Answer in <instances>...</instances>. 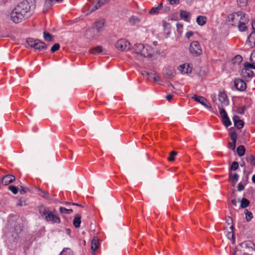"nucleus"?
Listing matches in <instances>:
<instances>
[{
	"mask_svg": "<svg viewBox=\"0 0 255 255\" xmlns=\"http://www.w3.org/2000/svg\"><path fill=\"white\" fill-rule=\"evenodd\" d=\"M245 110V107H243L241 111L239 112V113L242 114L244 113Z\"/></svg>",
	"mask_w": 255,
	"mask_h": 255,
	"instance_id": "64",
	"label": "nucleus"
},
{
	"mask_svg": "<svg viewBox=\"0 0 255 255\" xmlns=\"http://www.w3.org/2000/svg\"><path fill=\"white\" fill-rule=\"evenodd\" d=\"M23 226L21 219L10 215L8 217L7 223L3 228L4 236L10 243H17Z\"/></svg>",
	"mask_w": 255,
	"mask_h": 255,
	"instance_id": "1",
	"label": "nucleus"
},
{
	"mask_svg": "<svg viewBox=\"0 0 255 255\" xmlns=\"http://www.w3.org/2000/svg\"><path fill=\"white\" fill-rule=\"evenodd\" d=\"M99 246V242L98 238L94 237L91 242V250L93 252H95V250L98 248Z\"/></svg>",
	"mask_w": 255,
	"mask_h": 255,
	"instance_id": "24",
	"label": "nucleus"
},
{
	"mask_svg": "<svg viewBox=\"0 0 255 255\" xmlns=\"http://www.w3.org/2000/svg\"><path fill=\"white\" fill-rule=\"evenodd\" d=\"M178 69L183 74L190 73L192 69L189 64L181 65L178 67Z\"/></svg>",
	"mask_w": 255,
	"mask_h": 255,
	"instance_id": "17",
	"label": "nucleus"
},
{
	"mask_svg": "<svg viewBox=\"0 0 255 255\" xmlns=\"http://www.w3.org/2000/svg\"><path fill=\"white\" fill-rule=\"evenodd\" d=\"M60 48V45L59 43H55L51 48V51L52 52H55L58 50Z\"/></svg>",
	"mask_w": 255,
	"mask_h": 255,
	"instance_id": "44",
	"label": "nucleus"
},
{
	"mask_svg": "<svg viewBox=\"0 0 255 255\" xmlns=\"http://www.w3.org/2000/svg\"><path fill=\"white\" fill-rule=\"evenodd\" d=\"M230 137L233 142H236L237 135L235 132H233L231 133Z\"/></svg>",
	"mask_w": 255,
	"mask_h": 255,
	"instance_id": "45",
	"label": "nucleus"
},
{
	"mask_svg": "<svg viewBox=\"0 0 255 255\" xmlns=\"http://www.w3.org/2000/svg\"><path fill=\"white\" fill-rule=\"evenodd\" d=\"M234 86L237 90L240 91H245L247 88L246 83L240 79H236L234 80Z\"/></svg>",
	"mask_w": 255,
	"mask_h": 255,
	"instance_id": "10",
	"label": "nucleus"
},
{
	"mask_svg": "<svg viewBox=\"0 0 255 255\" xmlns=\"http://www.w3.org/2000/svg\"><path fill=\"white\" fill-rule=\"evenodd\" d=\"M177 154L176 151H172L170 153V156L168 157V159L170 161H173L174 160V156Z\"/></svg>",
	"mask_w": 255,
	"mask_h": 255,
	"instance_id": "42",
	"label": "nucleus"
},
{
	"mask_svg": "<svg viewBox=\"0 0 255 255\" xmlns=\"http://www.w3.org/2000/svg\"><path fill=\"white\" fill-rule=\"evenodd\" d=\"M250 202L246 198H243L241 201V207L242 208H245L248 207L249 205Z\"/></svg>",
	"mask_w": 255,
	"mask_h": 255,
	"instance_id": "36",
	"label": "nucleus"
},
{
	"mask_svg": "<svg viewBox=\"0 0 255 255\" xmlns=\"http://www.w3.org/2000/svg\"><path fill=\"white\" fill-rule=\"evenodd\" d=\"M252 25L253 29L254 31H255V22H253L252 24Z\"/></svg>",
	"mask_w": 255,
	"mask_h": 255,
	"instance_id": "61",
	"label": "nucleus"
},
{
	"mask_svg": "<svg viewBox=\"0 0 255 255\" xmlns=\"http://www.w3.org/2000/svg\"><path fill=\"white\" fill-rule=\"evenodd\" d=\"M19 190H20V192L21 194H22V193H24L25 192L24 188L22 186H20V187Z\"/></svg>",
	"mask_w": 255,
	"mask_h": 255,
	"instance_id": "58",
	"label": "nucleus"
},
{
	"mask_svg": "<svg viewBox=\"0 0 255 255\" xmlns=\"http://www.w3.org/2000/svg\"><path fill=\"white\" fill-rule=\"evenodd\" d=\"M254 41H255V31L248 36L247 42L251 48H253Z\"/></svg>",
	"mask_w": 255,
	"mask_h": 255,
	"instance_id": "22",
	"label": "nucleus"
},
{
	"mask_svg": "<svg viewBox=\"0 0 255 255\" xmlns=\"http://www.w3.org/2000/svg\"><path fill=\"white\" fill-rule=\"evenodd\" d=\"M231 202H232V204L234 205V206H236L237 205V201L235 199H233L231 201Z\"/></svg>",
	"mask_w": 255,
	"mask_h": 255,
	"instance_id": "59",
	"label": "nucleus"
},
{
	"mask_svg": "<svg viewBox=\"0 0 255 255\" xmlns=\"http://www.w3.org/2000/svg\"><path fill=\"white\" fill-rule=\"evenodd\" d=\"M109 0H99L94 5L90 6L89 9L90 13L95 11L104 4L108 2Z\"/></svg>",
	"mask_w": 255,
	"mask_h": 255,
	"instance_id": "14",
	"label": "nucleus"
},
{
	"mask_svg": "<svg viewBox=\"0 0 255 255\" xmlns=\"http://www.w3.org/2000/svg\"><path fill=\"white\" fill-rule=\"evenodd\" d=\"M255 69V66L254 64L249 62H245L244 64V68L242 69L241 74L242 76L246 78H251L253 76L254 72L252 69Z\"/></svg>",
	"mask_w": 255,
	"mask_h": 255,
	"instance_id": "5",
	"label": "nucleus"
},
{
	"mask_svg": "<svg viewBox=\"0 0 255 255\" xmlns=\"http://www.w3.org/2000/svg\"><path fill=\"white\" fill-rule=\"evenodd\" d=\"M59 255H74L73 252L69 248H65Z\"/></svg>",
	"mask_w": 255,
	"mask_h": 255,
	"instance_id": "34",
	"label": "nucleus"
},
{
	"mask_svg": "<svg viewBox=\"0 0 255 255\" xmlns=\"http://www.w3.org/2000/svg\"><path fill=\"white\" fill-rule=\"evenodd\" d=\"M152 75H153L152 79L154 81L158 82L160 80V78L158 75H156L155 73H153Z\"/></svg>",
	"mask_w": 255,
	"mask_h": 255,
	"instance_id": "49",
	"label": "nucleus"
},
{
	"mask_svg": "<svg viewBox=\"0 0 255 255\" xmlns=\"http://www.w3.org/2000/svg\"><path fill=\"white\" fill-rule=\"evenodd\" d=\"M244 185L242 184V183L240 182L238 184V190L239 191H241L242 190H243L244 189Z\"/></svg>",
	"mask_w": 255,
	"mask_h": 255,
	"instance_id": "51",
	"label": "nucleus"
},
{
	"mask_svg": "<svg viewBox=\"0 0 255 255\" xmlns=\"http://www.w3.org/2000/svg\"><path fill=\"white\" fill-rule=\"evenodd\" d=\"M222 118L223 123L226 127H228L231 125V122L228 116L224 117Z\"/></svg>",
	"mask_w": 255,
	"mask_h": 255,
	"instance_id": "35",
	"label": "nucleus"
},
{
	"mask_svg": "<svg viewBox=\"0 0 255 255\" xmlns=\"http://www.w3.org/2000/svg\"><path fill=\"white\" fill-rule=\"evenodd\" d=\"M81 221V216L79 214L75 215L73 220V225L75 228H79L80 226Z\"/></svg>",
	"mask_w": 255,
	"mask_h": 255,
	"instance_id": "27",
	"label": "nucleus"
},
{
	"mask_svg": "<svg viewBox=\"0 0 255 255\" xmlns=\"http://www.w3.org/2000/svg\"><path fill=\"white\" fill-rule=\"evenodd\" d=\"M247 15L241 11L230 14L227 16L228 21L233 26H236L242 19L244 16Z\"/></svg>",
	"mask_w": 255,
	"mask_h": 255,
	"instance_id": "4",
	"label": "nucleus"
},
{
	"mask_svg": "<svg viewBox=\"0 0 255 255\" xmlns=\"http://www.w3.org/2000/svg\"><path fill=\"white\" fill-rule=\"evenodd\" d=\"M10 18L14 23H17L20 22L22 20L25 19L22 14L20 13L15 8H14L10 13Z\"/></svg>",
	"mask_w": 255,
	"mask_h": 255,
	"instance_id": "9",
	"label": "nucleus"
},
{
	"mask_svg": "<svg viewBox=\"0 0 255 255\" xmlns=\"http://www.w3.org/2000/svg\"><path fill=\"white\" fill-rule=\"evenodd\" d=\"M168 1L171 4H177L179 2V0H168Z\"/></svg>",
	"mask_w": 255,
	"mask_h": 255,
	"instance_id": "55",
	"label": "nucleus"
},
{
	"mask_svg": "<svg viewBox=\"0 0 255 255\" xmlns=\"http://www.w3.org/2000/svg\"><path fill=\"white\" fill-rule=\"evenodd\" d=\"M152 48L150 46L148 45H144V49H143L140 55L144 57L152 56Z\"/></svg>",
	"mask_w": 255,
	"mask_h": 255,
	"instance_id": "15",
	"label": "nucleus"
},
{
	"mask_svg": "<svg viewBox=\"0 0 255 255\" xmlns=\"http://www.w3.org/2000/svg\"><path fill=\"white\" fill-rule=\"evenodd\" d=\"M105 22L103 20H99L96 21L93 25V28H96L97 32L102 33L104 26Z\"/></svg>",
	"mask_w": 255,
	"mask_h": 255,
	"instance_id": "16",
	"label": "nucleus"
},
{
	"mask_svg": "<svg viewBox=\"0 0 255 255\" xmlns=\"http://www.w3.org/2000/svg\"><path fill=\"white\" fill-rule=\"evenodd\" d=\"M39 212L48 222L52 224H59L61 222L59 216L58 215L53 214L52 211L49 210L48 208L41 206L39 208Z\"/></svg>",
	"mask_w": 255,
	"mask_h": 255,
	"instance_id": "2",
	"label": "nucleus"
},
{
	"mask_svg": "<svg viewBox=\"0 0 255 255\" xmlns=\"http://www.w3.org/2000/svg\"><path fill=\"white\" fill-rule=\"evenodd\" d=\"M162 3L159 4L157 6L155 7H153L150 11L149 13L150 14H156L157 13L159 10L162 7Z\"/></svg>",
	"mask_w": 255,
	"mask_h": 255,
	"instance_id": "38",
	"label": "nucleus"
},
{
	"mask_svg": "<svg viewBox=\"0 0 255 255\" xmlns=\"http://www.w3.org/2000/svg\"><path fill=\"white\" fill-rule=\"evenodd\" d=\"M103 51V48L101 46H98L90 50V52L92 54H99Z\"/></svg>",
	"mask_w": 255,
	"mask_h": 255,
	"instance_id": "30",
	"label": "nucleus"
},
{
	"mask_svg": "<svg viewBox=\"0 0 255 255\" xmlns=\"http://www.w3.org/2000/svg\"><path fill=\"white\" fill-rule=\"evenodd\" d=\"M129 22L131 25H135L140 22V19L135 16H132L129 19Z\"/></svg>",
	"mask_w": 255,
	"mask_h": 255,
	"instance_id": "32",
	"label": "nucleus"
},
{
	"mask_svg": "<svg viewBox=\"0 0 255 255\" xmlns=\"http://www.w3.org/2000/svg\"><path fill=\"white\" fill-rule=\"evenodd\" d=\"M63 0H46L45 4L47 7H50L57 3H60Z\"/></svg>",
	"mask_w": 255,
	"mask_h": 255,
	"instance_id": "28",
	"label": "nucleus"
},
{
	"mask_svg": "<svg viewBox=\"0 0 255 255\" xmlns=\"http://www.w3.org/2000/svg\"><path fill=\"white\" fill-rule=\"evenodd\" d=\"M250 59L253 63L252 64L254 65V64H255V52L251 54Z\"/></svg>",
	"mask_w": 255,
	"mask_h": 255,
	"instance_id": "52",
	"label": "nucleus"
},
{
	"mask_svg": "<svg viewBox=\"0 0 255 255\" xmlns=\"http://www.w3.org/2000/svg\"><path fill=\"white\" fill-rule=\"evenodd\" d=\"M71 203H72V205H75V206H77L78 207H82V206L81 204H79L73 203V202Z\"/></svg>",
	"mask_w": 255,
	"mask_h": 255,
	"instance_id": "60",
	"label": "nucleus"
},
{
	"mask_svg": "<svg viewBox=\"0 0 255 255\" xmlns=\"http://www.w3.org/2000/svg\"><path fill=\"white\" fill-rule=\"evenodd\" d=\"M192 99H194L195 101L201 104L202 105L204 106V107H205L207 108H211V106H208V101L203 97L194 95L192 97Z\"/></svg>",
	"mask_w": 255,
	"mask_h": 255,
	"instance_id": "12",
	"label": "nucleus"
},
{
	"mask_svg": "<svg viewBox=\"0 0 255 255\" xmlns=\"http://www.w3.org/2000/svg\"><path fill=\"white\" fill-rule=\"evenodd\" d=\"M226 222L228 224V225H230V224H232L233 222V219L232 218H231L230 217H228L227 219H226Z\"/></svg>",
	"mask_w": 255,
	"mask_h": 255,
	"instance_id": "53",
	"label": "nucleus"
},
{
	"mask_svg": "<svg viewBox=\"0 0 255 255\" xmlns=\"http://www.w3.org/2000/svg\"><path fill=\"white\" fill-rule=\"evenodd\" d=\"M43 37L45 40L48 41H51L52 39V35L46 31L43 32Z\"/></svg>",
	"mask_w": 255,
	"mask_h": 255,
	"instance_id": "41",
	"label": "nucleus"
},
{
	"mask_svg": "<svg viewBox=\"0 0 255 255\" xmlns=\"http://www.w3.org/2000/svg\"><path fill=\"white\" fill-rule=\"evenodd\" d=\"M144 45H143V44H141V43L136 44L134 45V50H135V53L137 55H140L143 49H144Z\"/></svg>",
	"mask_w": 255,
	"mask_h": 255,
	"instance_id": "25",
	"label": "nucleus"
},
{
	"mask_svg": "<svg viewBox=\"0 0 255 255\" xmlns=\"http://www.w3.org/2000/svg\"><path fill=\"white\" fill-rule=\"evenodd\" d=\"M59 211L62 214H70L73 212V210L68 209L64 207H61L59 208Z\"/></svg>",
	"mask_w": 255,
	"mask_h": 255,
	"instance_id": "39",
	"label": "nucleus"
},
{
	"mask_svg": "<svg viewBox=\"0 0 255 255\" xmlns=\"http://www.w3.org/2000/svg\"><path fill=\"white\" fill-rule=\"evenodd\" d=\"M219 100L224 106H228L229 104V101L227 99L226 94L224 92H220L218 95Z\"/></svg>",
	"mask_w": 255,
	"mask_h": 255,
	"instance_id": "18",
	"label": "nucleus"
},
{
	"mask_svg": "<svg viewBox=\"0 0 255 255\" xmlns=\"http://www.w3.org/2000/svg\"><path fill=\"white\" fill-rule=\"evenodd\" d=\"M71 230H70V229H67V230H66V233H67V234L69 235V234H70V233H71Z\"/></svg>",
	"mask_w": 255,
	"mask_h": 255,
	"instance_id": "63",
	"label": "nucleus"
},
{
	"mask_svg": "<svg viewBox=\"0 0 255 255\" xmlns=\"http://www.w3.org/2000/svg\"><path fill=\"white\" fill-rule=\"evenodd\" d=\"M193 35V32L191 31H188L186 33V37L189 39Z\"/></svg>",
	"mask_w": 255,
	"mask_h": 255,
	"instance_id": "56",
	"label": "nucleus"
},
{
	"mask_svg": "<svg viewBox=\"0 0 255 255\" xmlns=\"http://www.w3.org/2000/svg\"><path fill=\"white\" fill-rule=\"evenodd\" d=\"M176 27H177V30L179 33H182V28L183 27V25L181 23H176Z\"/></svg>",
	"mask_w": 255,
	"mask_h": 255,
	"instance_id": "47",
	"label": "nucleus"
},
{
	"mask_svg": "<svg viewBox=\"0 0 255 255\" xmlns=\"http://www.w3.org/2000/svg\"><path fill=\"white\" fill-rule=\"evenodd\" d=\"M236 142H234L233 141L232 142H230L229 143V147L232 150H234L236 148Z\"/></svg>",
	"mask_w": 255,
	"mask_h": 255,
	"instance_id": "50",
	"label": "nucleus"
},
{
	"mask_svg": "<svg viewBox=\"0 0 255 255\" xmlns=\"http://www.w3.org/2000/svg\"><path fill=\"white\" fill-rule=\"evenodd\" d=\"M237 152L239 156H242L244 155L245 148L243 145H240L237 147Z\"/></svg>",
	"mask_w": 255,
	"mask_h": 255,
	"instance_id": "33",
	"label": "nucleus"
},
{
	"mask_svg": "<svg viewBox=\"0 0 255 255\" xmlns=\"http://www.w3.org/2000/svg\"><path fill=\"white\" fill-rule=\"evenodd\" d=\"M244 213L246 215V219L247 221H250L253 217V214L252 213V212L246 209L244 211Z\"/></svg>",
	"mask_w": 255,
	"mask_h": 255,
	"instance_id": "37",
	"label": "nucleus"
},
{
	"mask_svg": "<svg viewBox=\"0 0 255 255\" xmlns=\"http://www.w3.org/2000/svg\"><path fill=\"white\" fill-rule=\"evenodd\" d=\"M173 97V95L171 94H168L166 96V99L167 101H170Z\"/></svg>",
	"mask_w": 255,
	"mask_h": 255,
	"instance_id": "57",
	"label": "nucleus"
},
{
	"mask_svg": "<svg viewBox=\"0 0 255 255\" xmlns=\"http://www.w3.org/2000/svg\"><path fill=\"white\" fill-rule=\"evenodd\" d=\"M15 8L22 14L25 19L28 18L32 14L31 6L27 0L20 2Z\"/></svg>",
	"mask_w": 255,
	"mask_h": 255,
	"instance_id": "3",
	"label": "nucleus"
},
{
	"mask_svg": "<svg viewBox=\"0 0 255 255\" xmlns=\"http://www.w3.org/2000/svg\"><path fill=\"white\" fill-rule=\"evenodd\" d=\"M249 22V18L246 16H244L242 19L237 24L239 31L243 32L245 31L247 29V27L246 26V24Z\"/></svg>",
	"mask_w": 255,
	"mask_h": 255,
	"instance_id": "11",
	"label": "nucleus"
},
{
	"mask_svg": "<svg viewBox=\"0 0 255 255\" xmlns=\"http://www.w3.org/2000/svg\"><path fill=\"white\" fill-rule=\"evenodd\" d=\"M142 74L143 76L147 77L148 75H152L153 72H148L146 71H144L142 73Z\"/></svg>",
	"mask_w": 255,
	"mask_h": 255,
	"instance_id": "54",
	"label": "nucleus"
},
{
	"mask_svg": "<svg viewBox=\"0 0 255 255\" xmlns=\"http://www.w3.org/2000/svg\"><path fill=\"white\" fill-rule=\"evenodd\" d=\"M243 60V58L241 56L238 55L236 56L234 59L235 62L240 63Z\"/></svg>",
	"mask_w": 255,
	"mask_h": 255,
	"instance_id": "48",
	"label": "nucleus"
},
{
	"mask_svg": "<svg viewBox=\"0 0 255 255\" xmlns=\"http://www.w3.org/2000/svg\"><path fill=\"white\" fill-rule=\"evenodd\" d=\"M27 43L30 46L39 50H42L46 48V45L38 39L28 38L27 40Z\"/></svg>",
	"mask_w": 255,
	"mask_h": 255,
	"instance_id": "6",
	"label": "nucleus"
},
{
	"mask_svg": "<svg viewBox=\"0 0 255 255\" xmlns=\"http://www.w3.org/2000/svg\"><path fill=\"white\" fill-rule=\"evenodd\" d=\"M239 167L238 162L237 161H234L231 166L229 167V171L230 172H232V171L236 170Z\"/></svg>",
	"mask_w": 255,
	"mask_h": 255,
	"instance_id": "40",
	"label": "nucleus"
},
{
	"mask_svg": "<svg viewBox=\"0 0 255 255\" xmlns=\"http://www.w3.org/2000/svg\"><path fill=\"white\" fill-rule=\"evenodd\" d=\"M180 15L182 19L187 22L189 21L190 13L189 12L186 10H181L180 11Z\"/></svg>",
	"mask_w": 255,
	"mask_h": 255,
	"instance_id": "21",
	"label": "nucleus"
},
{
	"mask_svg": "<svg viewBox=\"0 0 255 255\" xmlns=\"http://www.w3.org/2000/svg\"><path fill=\"white\" fill-rule=\"evenodd\" d=\"M101 33L100 32H97L96 28H93V26H92L91 28H89L86 33V35L87 37L89 38H92L96 39L98 37H99Z\"/></svg>",
	"mask_w": 255,
	"mask_h": 255,
	"instance_id": "13",
	"label": "nucleus"
},
{
	"mask_svg": "<svg viewBox=\"0 0 255 255\" xmlns=\"http://www.w3.org/2000/svg\"><path fill=\"white\" fill-rule=\"evenodd\" d=\"M252 181L255 183V174L252 177Z\"/></svg>",
	"mask_w": 255,
	"mask_h": 255,
	"instance_id": "62",
	"label": "nucleus"
},
{
	"mask_svg": "<svg viewBox=\"0 0 255 255\" xmlns=\"http://www.w3.org/2000/svg\"><path fill=\"white\" fill-rule=\"evenodd\" d=\"M207 18L205 16L199 15L197 17L196 22L200 26H203L207 22Z\"/></svg>",
	"mask_w": 255,
	"mask_h": 255,
	"instance_id": "23",
	"label": "nucleus"
},
{
	"mask_svg": "<svg viewBox=\"0 0 255 255\" xmlns=\"http://www.w3.org/2000/svg\"><path fill=\"white\" fill-rule=\"evenodd\" d=\"M38 190L39 192L38 194L39 196L48 200H51L52 199L49 194L48 192L42 190L40 189H38Z\"/></svg>",
	"mask_w": 255,
	"mask_h": 255,
	"instance_id": "26",
	"label": "nucleus"
},
{
	"mask_svg": "<svg viewBox=\"0 0 255 255\" xmlns=\"http://www.w3.org/2000/svg\"><path fill=\"white\" fill-rule=\"evenodd\" d=\"M15 180V177L12 175H7L4 176L2 179V183L7 185L12 182Z\"/></svg>",
	"mask_w": 255,
	"mask_h": 255,
	"instance_id": "19",
	"label": "nucleus"
},
{
	"mask_svg": "<svg viewBox=\"0 0 255 255\" xmlns=\"http://www.w3.org/2000/svg\"><path fill=\"white\" fill-rule=\"evenodd\" d=\"M219 109L220 110V114L221 115L222 118L228 116L226 111L224 109L221 108L220 106H219Z\"/></svg>",
	"mask_w": 255,
	"mask_h": 255,
	"instance_id": "46",
	"label": "nucleus"
},
{
	"mask_svg": "<svg viewBox=\"0 0 255 255\" xmlns=\"http://www.w3.org/2000/svg\"><path fill=\"white\" fill-rule=\"evenodd\" d=\"M233 121L235 126L238 129H241L244 127V122L240 120L238 116H235L233 117Z\"/></svg>",
	"mask_w": 255,
	"mask_h": 255,
	"instance_id": "20",
	"label": "nucleus"
},
{
	"mask_svg": "<svg viewBox=\"0 0 255 255\" xmlns=\"http://www.w3.org/2000/svg\"><path fill=\"white\" fill-rule=\"evenodd\" d=\"M247 161L252 166H255V157L253 155H249L246 157Z\"/></svg>",
	"mask_w": 255,
	"mask_h": 255,
	"instance_id": "31",
	"label": "nucleus"
},
{
	"mask_svg": "<svg viewBox=\"0 0 255 255\" xmlns=\"http://www.w3.org/2000/svg\"><path fill=\"white\" fill-rule=\"evenodd\" d=\"M8 189L14 194H17L18 192V188L14 186L10 185L8 187Z\"/></svg>",
	"mask_w": 255,
	"mask_h": 255,
	"instance_id": "43",
	"label": "nucleus"
},
{
	"mask_svg": "<svg viewBox=\"0 0 255 255\" xmlns=\"http://www.w3.org/2000/svg\"><path fill=\"white\" fill-rule=\"evenodd\" d=\"M189 52L191 54L194 56H199L202 53V49L198 41H194L190 43Z\"/></svg>",
	"mask_w": 255,
	"mask_h": 255,
	"instance_id": "7",
	"label": "nucleus"
},
{
	"mask_svg": "<svg viewBox=\"0 0 255 255\" xmlns=\"http://www.w3.org/2000/svg\"><path fill=\"white\" fill-rule=\"evenodd\" d=\"M116 47L121 51H127L129 49L130 43L125 39H121L117 42Z\"/></svg>",
	"mask_w": 255,
	"mask_h": 255,
	"instance_id": "8",
	"label": "nucleus"
},
{
	"mask_svg": "<svg viewBox=\"0 0 255 255\" xmlns=\"http://www.w3.org/2000/svg\"><path fill=\"white\" fill-rule=\"evenodd\" d=\"M239 176L237 173L232 174L229 172V179L234 184H236L239 179Z\"/></svg>",
	"mask_w": 255,
	"mask_h": 255,
	"instance_id": "29",
	"label": "nucleus"
}]
</instances>
